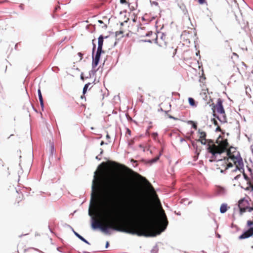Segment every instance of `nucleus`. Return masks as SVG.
Here are the masks:
<instances>
[{
    "mask_svg": "<svg viewBox=\"0 0 253 253\" xmlns=\"http://www.w3.org/2000/svg\"><path fill=\"white\" fill-rule=\"evenodd\" d=\"M103 39L104 38L102 35H100L98 38V43L97 49L99 50H102Z\"/></svg>",
    "mask_w": 253,
    "mask_h": 253,
    "instance_id": "nucleus-11",
    "label": "nucleus"
},
{
    "mask_svg": "<svg viewBox=\"0 0 253 253\" xmlns=\"http://www.w3.org/2000/svg\"><path fill=\"white\" fill-rule=\"evenodd\" d=\"M74 233L76 235V236L78 237L80 239H81L83 242H85V243L89 244V243L87 241H86L84 238H83L82 236L79 235L78 233L74 231Z\"/></svg>",
    "mask_w": 253,
    "mask_h": 253,
    "instance_id": "nucleus-16",
    "label": "nucleus"
},
{
    "mask_svg": "<svg viewBox=\"0 0 253 253\" xmlns=\"http://www.w3.org/2000/svg\"><path fill=\"white\" fill-rule=\"evenodd\" d=\"M211 105L213 116L217 118L220 121L225 122L226 117L225 110L222 105V100L220 98H218L216 104L214 105L212 103Z\"/></svg>",
    "mask_w": 253,
    "mask_h": 253,
    "instance_id": "nucleus-4",
    "label": "nucleus"
},
{
    "mask_svg": "<svg viewBox=\"0 0 253 253\" xmlns=\"http://www.w3.org/2000/svg\"><path fill=\"white\" fill-rule=\"evenodd\" d=\"M147 36L151 35L153 36V39L151 40H149L148 41L150 42H152L153 41H155L156 43L159 44L160 46H166L168 40L166 37V35H162L160 37H159L156 35L155 33H153L152 32H148V34H146Z\"/></svg>",
    "mask_w": 253,
    "mask_h": 253,
    "instance_id": "nucleus-5",
    "label": "nucleus"
},
{
    "mask_svg": "<svg viewBox=\"0 0 253 253\" xmlns=\"http://www.w3.org/2000/svg\"><path fill=\"white\" fill-rule=\"evenodd\" d=\"M219 189L221 191H224V189L223 188H222V187H219Z\"/></svg>",
    "mask_w": 253,
    "mask_h": 253,
    "instance_id": "nucleus-31",
    "label": "nucleus"
},
{
    "mask_svg": "<svg viewBox=\"0 0 253 253\" xmlns=\"http://www.w3.org/2000/svg\"><path fill=\"white\" fill-rule=\"evenodd\" d=\"M212 121L213 122V123L215 126H218V123L215 119H213L212 120Z\"/></svg>",
    "mask_w": 253,
    "mask_h": 253,
    "instance_id": "nucleus-23",
    "label": "nucleus"
},
{
    "mask_svg": "<svg viewBox=\"0 0 253 253\" xmlns=\"http://www.w3.org/2000/svg\"><path fill=\"white\" fill-rule=\"evenodd\" d=\"M193 128H194L195 129H197V125H196L195 124H194L193 125Z\"/></svg>",
    "mask_w": 253,
    "mask_h": 253,
    "instance_id": "nucleus-27",
    "label": "nucleus"
},
{
    "mask_svg": "<svg viewBox=\"0 0 253 253\" xmlns=\"http://www.w3.org/2000/svg\"><path fill=\"white\" fill-rule=\"evenodd\" d=\"M99 22L102 23V21L101 20H99Z\"/></svg>",
    "mask_w": 253,
    "mask_h": 253,
    "instance_id": "nucleus-35",
    "label": "nucleus"
},
{
    "mask_svg": "<svg viewBox=\"0 0 253 253\" xmlns=\"http://www.w3.org/2000/svg\"><path fill=\"white\" fill-rule=\"evenodd\" d=\"M159 157H157L154 159H152L151 160H150V161H149L150 163L152 164V163H155L159 160Z\"/></svg>",
    "mask_w": 253,
    "mask_h": 253,
    "instance_id": "nucleus-20",
    "label": "nucleus"
},
{
    "mask_svg": "<svg viewBox=\"0 0 253 253\" xmlns=\"http://www.w3.org/2000/svg\"><path fill=\"white\" fill-rule=\"evenodd\" d=\"M198 1L200 4H203L206 2V0H198Z\"/></svg>",
    "mask_w": 253,
    "mask_h": 253,
    "instance_id": "nucleus-22",
    "label": "nucleus"
},
{
    "mask_svg": "<svg viewBox=\"0 0 253 253\" xmlns=\"http://www.w3.org/2000/svg\"><path fill=\"white\" fill-rule=\"evenodd\" d=\"M241 172L243 171V176H244V178L246 179V180L247 181V184L249 182V181L251 179V178H250L244 172V169L243 170H242L241 171H240Z\"/></svg>",
    "mask_w": 253,
    "mask_h": 253,
    "instance_id": "nucleus-18",
    "label": "nucleus"
},
{
    "mask_svg": "<svg viewBox=\"0 0 253 253\" xmlns=\"http://www.w3.org/2000/svg\"><path fill=\"white\" fill-rule=\"evenodd\" d=\"M101 166H103L104 167L103 169L102 170V173H107V172H108L109 171H111V168L115 169L117 168V167H123L128 172V173L131 176V177L134 179H135L137 181H139L140 182L144 183L147 185L150 188V190L152 193V196L153 197V198L155 199V200L158 201L160 203V201L158 199V196L154 188L152 187L150 183L144 177H143L139 173L134 171L133 170L127 168L126 167L120 164H118L115 162H112L111 164H108L107 163H102Z\"/></svg>",
    "mask_w": 253,
    "mask_h": 253,
    "instance_id": "nucleus-3",
    "label": "nucleus"
},
{
    "mask_svg": "<svg viewBox=\"0 0 253 253\" xmlns=\"http://www.w3.org/2000/svg\"><path fill=\"white\" fill-rule=\"evenodd\" d=\"M238 207L240 215L243 214L244 213L247 211L251 212L253 211V207H251L249 201L245 198L239 201Z\"/></svg>",
    "mask_w": 253,
    "mask_h": 253,
    "instance_id": "nucleus-6",
    "label": "nucleus"
},
{
    "mask_svg": "<svg viewBox=\"0 0 253 253\" xmlns=\"http://www.w3.org/2000/svg\"><path fill=\"white\" fill-rule=\"evenodd\" d=\"M227 210V205L226 204H222L220 208V211L221 213L225 212Z\"/></svg>",
    "mask_w": 253,
    "mask_h": 253,
    "instance_id": "nucleus-14",
    "label": "nucleus"
},
{
    "mask_svg": "<svg viewBox=\"0 0 253 253\" xmlns=\"http://www.w3.org/2000/svg\"><path fill=\"white\" fill-rule=\"evenodd\" d=\"M177 51L176 48H173V47L169 48L168 49V53L171 55L172 57L174 56L176 54Z\"/></svg>",
    "mask_w": 253,
    "mask_h": 253,
    "instance_id": "nucleus-12",
    "label": "nucleus"
},
{
    "mask_svg": "<svg viewBox=\"0 0 253 253\" xmlns=\"http://www.w3.org/2000/svg\"><path fill=\"white\" fill-rule=\"evenodd\" d=\"M130 132V130L128 129V133H129Z\"/></svg>",
    "mask_w": 253,
    "mask_h": 253,
    "instance_id": "nucleus-38",
    "label": "nucleus"
},
{
    "mask_svg": "<svg viewBox=\"0 0 253 253\" xmlns=\"http://www.w3.org/2000/svg\"><path fill=\"white\" fill-rule=\"evenodd\" d=\"M249 96H250V97H252V94H249Z\"/></svg>",
    "mask_w": 253,
    "mask_h": 253,
    "instance_id": "nucleus-36",
    "label": "nucleus"
},
{
    "mask_svg": "<svg viewBox=\"0 0 253 253\" xmlns=\"http://www.w3.org/2000/svg\"><path fill=\"white\" fill-rule=\"evenodd\" d=\"M130 132V130L128 129V133H129Z\"/></svg>",
    "mask_w": 253,
    "mask_h": 253,
    "instance_id": "nucleus-37",
    "label": "nucleus"
},
{
    "mask_svg": "<svg viewBox=\"0 0 253 253\" xmlns=\"http://www.w3.org/2000/svg\"><path fill=\"white\" fill-rule=\"evenodd\" d=\"M102 52H104V51L97 49L95 57H93V61L92 64V68H94L98 65L101 53Z\"/></svg>",
    "mask_w": 253,
    "mask_h": 253,
    "instance_id": "nucleus-7",
    "label": "nucleus"
},
{
    "mask_svg": "<svg viewBox=\"0 0 253 253\" xmlns=\"http://www.w3.org/2000/svg\"><path fill=\"white\" fill-rule=\"evenodd\" d=\"M216 131H221V129L220 127V126H217V127L216 128Z\"/></svg>",
    "mask_w": 253,
    "mask_h": 253,
    "instance_id": "nucleus-26",
    "label": "nucleus"
},
{
    "mask_svg": "<svg viewBox=\"0 0 253 253\" xmlns=\"http://www.w3.org/2000/svg\"><path fill=\"white\" fill-rule=\"evenodd\" d=\"M168 117H169V118H170V119H174V120H176V119H175V118H174V117H172V116H170V115H168Z\"/></svg>",
    "mask_w": 253,
    "mask_h": 253,
    "instance_id": "nucleus-28",
    "label": "nucleus"
},
{
    "mask_svg": "<svg viewBox=\"0 0 253 253\" xmlns=\"http://www.w3.org/2000/svg\"><path fill=\"white\" fill-rule=\"evenodd\" d=\"M253 235V227H251L249 230L245 232L239 237L240 240L249 238Z\"/></svg>",
    "mask_w": 253,
    "mask_h": 253,
    "instance_id": "nucleus-8",
    "label": "nucleus"
},
{
    "mask_svg": "<svg viewBox=\"0 0 253 253\" xmlns=\"http://www.w3.org/2000/svg\"><path fill=\"white\" fill-rule=\"evenodd\" d=\"M247 225L249 227L252 226L253 225V221L248 220L247 221Z\"/></svg>",
    "mask_w": 253,
    "mask_h": 253,
    "instance_id": "nucleus-21",
    "label": "nucleus"
},
{
    "mask_svg": "<svg viewBox=\"0 0 253 253\" xmlns=\"http://www.w3.org/2000/svg\"><path fill=\"white\" fill-rule=\"evenodd\" d=\"M208 151L213 156L220 154L224 152H227V157L220 159L216 162L217 169L221 172L227 169L235 166L236 169L240 171L243 170L244 163L239 152L232 147H229L227 139L219 136L216 140L215 143L210 140L208 144Z\"/></svg>",
    "mask_w": 253,
    "mask_h": 253,
    "instance_id": "nucleus-2",
    "label": "nucleus"
},
{
    "mask_svg": "<svg viewBox=\"0 0 253 253\" xmlns=\"http://www.w3.org/2000/svg\"><path fill=\"white\" fill-rule=\"evenodd\" d=\"M161 110H162V111L165 112V113H167L169 111L164 110L162 107H161Z\"/></svg>",
    "mask_w": 253,
    "mask_h": 253,
    "instance_id": "nucleus-29",
    "label": "nucleus"
},
{
    "mask_svg": "<svg viewBox=\"0 0 253 253\" xmlns=\"http://www.w3.org/2000/svg\"><path fill=\"white\" fill-rule=\"evenodd\" d=\"M106 191L110 197L115 200H119L127 208L129 214L132 218L141 222L122 223L118 209L113 208L111 211L104 210L105 203L102 193L101 178L95 175L92 182L91 199L94 208L100 212L101 215L103 211L106 222L103 223L100 220H95L92 223L93 228H99L104 232L110 228L145 237L155 236L166 229L168 221L163 209L159 217L157 218L155 211L149 206H144L139 211L134 208V206L138 201L137 186L134 182H130L126 186L120 181L112 180L107 184Z\"/></svg>",
    "mask_w": 253,
    "mask_h": 253,
    "instance_id": "nucleus-1",
    "label": "nucleus"
},
{
    "mask_svg": "<svg viewBox=\"0 0 253 253\" xmlns=\"http://www.w3.org/2000/svg\"><path fill=\"white\" fill-rule=\"evenodd\" d=\"M38 92L39 100L40 101V104H41L42 107H42H43V98L42 97V93L41 91V89H39Z\"/></svg>",
    "mask_w": 253,
    "mask_h": 253,
    "instance_id": "nucleus-13",
    "label": "nucleus"
},
{
    "mask_svg": "<svg viewBox=\"0 0 253 253\" xmlns=\"http://www.w3.org/2000/svg\"><path fill=\"white\" fill-rule=\"evenodd\" d=\"M51 148L52 150H53V145L52 144L51 145Z\"/></svg>",
    "mask_w": 253,
    "mask_h": 253,
    "instance_id": "nucleus-33",
    "label": "nucleus"
},
{
    "mask_svg": "<svg viewBox=\"0 0 253 253\" xmlns=\"http://www.w3.org/2000/svg\"><path fill=\"white\" fill-rule=\"evenodd\" d=\"M96 45L95 44H93V53L94 52V49H95Z\"/></svg>",
    "mask_w": 253,
    "mask_h": 253,
    "instance_id": "nucleus-30",
    "label": "nucleus"
},
{
    "mask_svg": "<svg viewBox=\"0 0 253 253\" xmlns=\"http://www.w3.org/2000/svg\"><path fill=\"white\" fill-rule=\"evenodd\" d=\"M247 89H248V88H247ZM246 92L248 93V90H246Z\"/></svg>",
    "mask_w": 253,
    "mask_h": 253,
    "instance_id": "nucleus-39",
    "label": "nucleus"
},
{
    "mask_svg": "<svg viewBox=\"0 0 253 253\" xmlns=\"http://www.w3.org/2000/svg\"><path fill=\"white\" fill-rule=\"evenodd\" d=\"M124 33V32L122 30H120V31H117L116 32V34L117 35H119V34H123Z\"/></svg>",
    "mask_w": 253,
    "mask_h": 253,
    "instance_id": "nucleus-25",
    "label": "nucleus"
},
{
    "mask_svg": "<svg viewBox=\"0 0 253 253\" xmlns=\"http://www.w3.org/2000/svg\"><path fill=\"white\" fill-rule=\"evenodd\" d=\"M249 170L251 172V179L249 181V182L248 183L249 184V187L247 188V190H249L250 188L251 189V191H253V175L252 173V170L250 168H248Z\"/></svg>",
    "mask_w": 253,
    "mask_h": 253,
    "instance_id": "nucleus-10",
    "label": "nucleus"
},
{
    "mask_svg": "<svg viewBox=\"0 0 253 253\" xmlns=\"http://www.w3.org/2000/svg\"><path fill=\"white\" fill-rule=\"evenodd\" d=\"M90 84V83H88V84H85V85L84 86V87L83 88V93L84 94H85L86 92V90L89 86V85Z\"/></svg>",
    "mask_w": 253,
    "mask_h": 253,
    "instance_id": "nucleus-19",
    "label": "nucleus"
},
{
    "mask_svg": "<svg viewBox=\"0 0 253 253\" xmlns=\"http://www.w3.org/2000/svg\"><path fill=\"white\" fill-rule=\"evenodd\" d=\"M108 245H109V243L107 242L106 243V248H107V247H108Z\"/></svg>",
    "mask_w": 253,
    "mask_h": 253,
    "instance_id": "nucleus-34",
    "label": "nucleus"
},
{
    "mask_svg": "<svg viewBox=\"0 0 253 253\" xmlns=\"http://www.w3.org/2000/svg\"><path fill=\"white\" fill-rule=\"evenodd\" d=\"M198 133L199 135V141H200L202 144H206L207 140L206 139L207 134L206 132L202 131L201 129L198 130Z\"/></svg>",
    "mask_w": 253,
    "mask_h": 253,
    "instance_id": "nucleus-9",
    "label": "nucleus"
},
{
    "mask_svg": "<svg viewBox=\"0 0 253 253\" xmlns=\"http://www.w3.org/2000/svg\"><path fill=\"white\" fill-rule=\"evenodd\" d=\"M188 102L189 104L193 107L196 106V104L195 103V101L194 99L192 97H189L188 98Z\"/></svg>",
    "mask_w": 253,
    "mask_h": 253,
    "instance_id": "nucleus-15",
    "label": "nucleus"
},
{
    "mask_svg": "<svg viewBox=\"0 0 253 253\" xmlns=\"http://www.w3.org/2000/svg\"><path fill=\"white\" fill-rule=\"evenodd\" d=\"M78 55L80 56V60L82 59L83 58V54L81 53V52H79L78 53Z\"/></svg>",
    "mask_w": 253,
    "mask_h": 253,
    "instance_id": "nucleus-24",
    "label": "nucleus"
},
{
    "mask_svg": "<svg viewBox=\"0 0 253 253\" xmlns=\"http://www.w3.org/2000/svg\"><path fill=\"white\" fill-rule=\"evenodd\" d=\"M120 3L123 4H125L128 7H130V3L127 0H120Z\"/></svg>",
    "mask_w": 253,
    "mask_h": 253,
    "instance_id": "nucleus-17",
    "label": "nucleus"
},
{
    "mask_svg": "<svg viewBox=\"0 0 253 253\" xmlns=\"http://www.w3.org/2000/svg\"><path fill=\"white\" fill-rule=\"evenodd\" d=\"M153 135L154 136V137H155L156 136H157V133H154L153 134Z\"/></svg>",
    "mask_w": 253,
    "mask_h": 253,
    "instance_id": "nucleus-32",
    "label": "nucleus"
}]
</instances>
